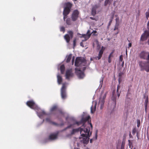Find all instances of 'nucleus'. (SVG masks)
<instances>
[{
	"mask_svg": "<svg viewBox=\"0 0 149 149\" xmlns=\"http://www.w3.org/2000/svg\"><path fill=\"white\" fill-rule=\"evenodd\" d=\"M80 131L81 137L79 139L81 142L84 144H87L89 141V137L91 135V132H90L89 127H87L85 128L81 127L77 129H73L71 132V135L74 134L75 132Z\"/></svg>",
	"mask_w": 149,
	"mask_h": 149,
	"instance_id": "f257e3e1",
	"label": "nucleus"
},
{
	"mask_svg": "<svg viewBox=\"0 0 149 149\" xmlns=\"http://www.w3.org/2000/svg\"><path fill=\"white\" fill-rule=\"evenodd\" d=\"M138 64L141 71H145L147 72H149V60L139 61Z\"/></svg>",
	"mask_w": 149,
	"mask_h": 149,
	"instance_id": "f03ea898",
	"label": "nucleus"
},
{
	"mask_svg": "<svg viewBox=\"0 0 149 149\" xmlns=\"http://www.w3.org/2000/svg\"><path fill=\"white\" fill-rule=\"evenodd\" d=\"M90 118V117L89 116H86L85 118H82L80 121L78 122L75 121V123L74 124H76L77 126H79L80 125L83 124L82 126L84 127V128H86L87 127H88V126L86 127L84 126L85 123L87 121H88V124H89L91 128H92L93 127L92 124L89 121V120Z\"/></svg>",
	"mask_w": 149,
	"mask_h": 149,
	"instance_id": "7ed1b4c3",
	"label": "nucleus"
},
{
	"mask_svg": "<svg viewBox=\"0 0 149 149\" xmlns=\"http://www.w3.org/2000/svg\"><path fill=\"white\" fill-rule=\"evenodd\" d=\"M86 61L83 58L81 57H77L76 58L75 62V65L77 67L82 66L84 65L83 64L86 63Z\"/></svg>",
	"mask_w": 149,
	"mask_h": 149,
	"instance_id": "20e7f679",
	"label": "nucleus"
},
{
	"mask_svg": "<svg viewBox=\"0 0 149 149\" xmlns=\"http://www.w3.org/2000/svg\"><path fill=\"white\" fill-rule=\"evenodd\" d=\"M65 7L64 8L63 14L68 15L70 11L72 5L71 3L68 2L65 3Z\"/></svg>",
	"mask_w": 149,
	"mask_h": 149,
	"instance_id": "39448f33",
	"label": "nucleus"
},
{
	"mask_svg": "<svg viewBox=\"0 0 149 149\" xmlns=\"http://www.w3.org/2000/svg\"><path fill=\"white\" fill-rule=\"evenodd\" d=\"M139 56L141 59L149 60V52L142 51L139 54Z\"/></svg>",
	"mask_w": 149,
	"mask_h": 149,
	"instance_id": "423d86ee",
	"label": "nucleus"
},
{
	"mask_svg": "<svg viewBox=\"0 0 149 149\" xmlns=\"http://www.w3.org/2000/svg\"><path fill=\"white\" fill-rule=\"evenodd\" d=\"M66 87L65 84H63L61 89V95L63 99H65L67 97L66 92Z\"/></svg>",
	"mask_w": 149,
	"mask_h": 149,
	"instance_id": "0eeeda50",
	"label": "nucleus"
},
{
	"mask_svg": "<svg viewBox=\"0 0 149 149\" xmlns=\"http://www.w3.org/2000/svg\"><path fill=\"white\" fill-rule=\"evenodd\" d=\"M79 12L78 10H75L72 14L71 18L72 21H75L77 20L78 18Z\"/></svg>",
	"mask_w": 149,
	"mask_h": 149,
	"instance_id": "6e6552de",
	"label": "nucleus"
},
{
	"mask_svg": "<svg viewBox=\"0 0 149 149\" xmlns=\"http://www.w3.org/2000/svg\"><path fill=\"white\" fill-rule=\"evenodd\" d=\"M74 74L72 72L71 69L67 70L66 71L65 76L66 79L69 80L71 78L73 77Z\"/></svg>",
	"mask_w": 149,
	"mask_h": 149,
	"instance_id": "1a4fd4ad",
	"label": "nucleus"
},
{
	"mask_svg": "<svg viewBox=\"0 0 149 149\" xmlns=\"http://www.w3.org/2000/svg\"><path fill=\"white\" fill-rule=\"evenodd\" d=\"M123 74L122 73L120 72L118 74V77H119V78L118 79V82H119V84L117 86V95L118 97V98L120 96V93H121V91H119V90L120 88V83L121 81V77L122 76V75Z\"/></svg>",
	"mask_w": 149,
	"mask_h": 149,
	"instance_id": "9d476101",
	"label": "nucleus"
},
{
	"mask_svg": "<svg viewBox=\"0 0 149 149\" xmlns=\"http://www.w3.org/2000/svg\"><path fill=\"white\" fill-rule=\"evenodd\" d=\"M149 36V31H146L141 36L140 40L142 41H145L147 40Z\"/></svg>",
	"mask_w": 149,
	"mask_h": 149,
	"instance_id": "9b49d317",
	"label": "nucleus"
},
{
	"mask_svg": "<svg viewBox=\"0 0 149 149\" xmlns=\"http://www.w3.org/2000/svg\"><path fill=\"white\" fill-rule=\"evenodd\" d=\"M91 33H90V31L89 30H88L86 34H82L81 38H84V40H82V41H86L90 37Z\"/></svg>",
	"mask_w": 149,
	"mask_h": 149,
	"instance_id": "f8f14e48",
	"label": "nucleus"
},
{
	"mask_svg": "<svg viewBox=\"0 0 149 149\" xmlns=\"http://www.w3.org/2000/svg\"><path fill=\"white\" fill-rule=\"evenodd\" d=\"M106 97V94H104V95L103 97L102 98L101 97L99 99V104L100 105V109H102V108L103 106L104 105V99Z\"/></svg>",
	"mask_w": 149,
	"mask_h": 149,
	"instance_id": "ddd939ff",
	"label": "nucleus"
},
{
	"mask_svg": "<svg viewBox=\"0 0 149 149\" xmlns=\"http://www.w3.org/2000/svg\"><path fill=\"white\" fill-rule=\"evenodd\" d=\"M26 104L31 109H33L35 105V103L33 100L28 101Z\"/></svg>",
	"mask_w": 149,
	"mask_h": 149,
	"instance_id": "4468645a",
	"label": "nucleus"
},
{
	"mask_svg": "<svg viewBox=\"0 0 149 149\" xmlns=\"http://www.w3.org/2000/svg\"><path fill=\"white\" fill-rule=\"evenodd\" d=\"M104 49L105 48L103 46H102L101 49L100 50L99 52L98 56L97 57L98 60L100 59L101 58Z\"/></svg>",
	"mask_w": 149,
	"mask_h": 149,
	"instance_id": "2eb2a0df",
	"label": "nucleus"
},
{
	"mask_svg": "<svg viewBox=\"0 0 149 149\" xmlns=\"http://www.w3.org/2000/svg\"><path fill=\"white\" fill-rule=\"evenodd\" d=\"M115 11H113L111 13V16L110 17V21L109 22V23L108 24V28H109V26L111 25V23L112 22L114 16L115 14Z\"/></svg>",
	"mask_w": 149,
	"mask_h": 149,
	"instance_id": "dca6fc26",
	"label": "nucleus"
},
{
	"mask_svg": "<svg viewBox=\"0 0 149 149\" xmlns=\"http://www.w3.org/2000/svg\"><path fill=\"white\" fill-rule=\"evenodd\" d=\"M112 97L111 98V99L112 101L114 102V104L115 105H116V96L115 94V91H113Z\"/></svg>",
	"mask_w": 149,
	"mask_h": 149,
	"instance_id": "f3484780",
	"label": "nucleus"
},
{
	"mask_svg": "<svg viewBox=\"0 0 149 149\" xmlns=\"http://www.w3.org/2000/svg\"><path fill=\"white\" fill-rule=\"evenodd\" d=\"M58 134H50L49 137V139L50 140H54L57 138Z\"/></svg>",
	"mask_w": 149,
	"mask_h": 149,
	"instance_id": "a211bd4d",
	"label": "nucleus"
},
{
	"mask_svg": "<svg viewBox=\"0 0 149 149\" xmlns=\"http://www.w3.org/2000/svg\"><path fill=\"white\" fill-rule=\"evenodd\" d=\"M79 72H78L77 75L80 78H83L84 76V72H83L81 71L80 70H79Z\"/></svg>",
	"mask_w": 149,
	"mask_h": 149,
	"instance_id": "6ab92c4d",
	"label": "nucleus"
},
{
	"mask_svg": "<svg viewBox=\"0 0 149 149\" xmlns=\"http://www.w3.org/2000/svg\"><path fill=\"white\" fill-rule=\"evenodd\" d=\"M64 38L67 42L68 43L70 40L71 37L69 36L68 34H66L65 35Z\"/></svg>",
	"mask_w": 149,
	"mask_h": 149,
	"instance_id": "aec40b11",
	"label": "nucleus"
},
{
	"mask_svg": "<svg viewBox=\"0 0 149 149\" xmlns=\"http://www.w3.org/2000/svg\"><path fill=\"white\" fill-rule=\"evenodd\" d=\"M57 81L58 84H61L62 81V77L60 75H58L57 76Z\"/></svg>",
	"mask_w": 149,
	"mask_h": 149,
	"instance_id": "412c9836",
	"label": "nucleus"
},
{
	"mask_svg": "<svg viewBox=\"0 0 149 149\" xmlns=\"http://www.w3.org/2000/svg\"><path fill=\"white\" fill-rule=\"evenodd\" d=\"M97 130H96L95 132V137H94L93 139H91L90 140V142L92 143L93 142V140H96L97 139Z\"/></svg>",
	"mask_w": 149,
	"mask_h": 149,
	"instance_id": "4be33fe9",
	"label": "nucleus"
},
{
	"mask_svg": "<svg viewBox=\"0 0 149 149\" xmlns=\"http://www.w3.org/2000/svg\"><path fill=\"white\" fill-rule=\"evenodd\" d=\"M72 57V54H70L67 57V59L66 62L67 63H69Z\"/></svg>",
	"mask_w": 149,
	"mask_h": 149,
	"instance_id": "5701e85b",
	"label": "nucleus"
},
{
	"mask_svg": "<svg viewBox=\"0 0 149 149\" xmlns=\"http://www.w3.org/2000/svg\"><path fill=\"white\" fill-rule=\"evenodd\" d=\"M60 69L61 73L63 74L65 70V67L64 65H62L61 66Z\"/></svg>",
	"mask_w": 149,
	"mask_h": 149,
	"instance_id": "b1692460",
	"label": "nucleus"
},
{
	"mask_svg": "<svg viewBox=\"0 0 149 149\" xmlns=\"http://www.w3.org/2000/svg\"><path fill=\"white\" fill-rule=\"evenodd\" d=\"M96 14V8L94 7H93L91 10L92 15L94 16Z\"/></svg>",
	"mask_w": 149,
	"mask_h": 149,
	"instance_id": "393cba45",
	"label": "nucleus"
},
{
	"mask_svg": "<svg viewBox=\"0 0 149 149\" xmlns=\"http://www.w3.org/2000/svg\"><path fill=\"white\" fill-rule=\"evenodd\" d=\"M46 115V113L44 111H42L41 112H40L38 113V116L40 117V118H41L42 116H43Z\"/></svg>",
	"mask_w": 149,
	"mask_h": 149,
	"instance_id": "a878e982",
	"label": "nucleus"
},
{
	"mask_svg": "<svg viewBox=\"0 0 149 149\" xmlns=\"http://www.w3.org/2000/svg\"><path fill=\"white\" fill-rule=\"evenodd\" d=\"M66 23L68 25H71V21L70 18H68L66 19Z\"/></svg>",
	"mask_w": 149,
	"mask_h": 149,
	"instance_id": "bb28decb",
	"label": "nucleus"
},
{
	"mask_svg": "<svg viewBox=\"0 0 149 149\" xmlns=\"http://www.w3.org/2000/svg\"><path fill=\"white\" fill-rule=\"evenodd\" d=\"M57 106L56 105H54L51 109H50V111H54L57 109Z\"/></svg>",
	"mask_w": 149,
	"mask_h": 149,
	"instance_id": "cd10ccee",
	"label": "nucleus"
},
{
	"mask_svg": "<svg viewBox=\"0 0 149 149\" xmlns=\"http://www.w3.org/2000/svg\"><path fill=\"white\" fill-rule=\"evenodd\" d=\"M75 123V121L73 124H71L67 127L65 128L63 130L64 131L66 129L68 128H69L72 127L74 125H75L74 124Z\"/></svg>",
	"mask_w": 149,
	"mask_h": 149,
	"instance_id": "c85d7f7f",
	"label": "nucleus"
},
{
	"mask_svg": "<svg viewBox=\"0 0 149 149\" xmlns=\"http://www.w3.org/2000/svg\"><path fill=\"white\" fill-rule=\"evenodd\" d=\"M68 33L69 34V35L70 37L71 38H72L73 36V32L71 31H68Z\"/></svg>",
	"mask_w": 149,
	"mask_h": 149,
	"instance_id": "c756f323",
	"label": "nucleus"
},
{
	"mask_svg": "<svg viewBox=\"0 0 149 149\" xmlns=\"http://www.w3.org/2000/svg\"><path fill=\"white\" fill-rule=\"evenodd\" d=\"M108 4H110V0H105L104 2V5L106 6Z\"/></svg>",
	"mask_w": 149,
	"mask_h": 149,
	"instance_id": "7c9ffc66",
	"label": "nucleus"
},
{
	"mask_svg": "<svg viewBox=\"0 0 149 149\" xmlns=\"http://www.w3.org/2000/svg\"><path fill=\"white\" fill-rule=\"evenodd\" d=\"M119 25V24H116L115 25V26L114 28V30L115 31L116 29H118V26Z\"/></svg>",
	"mask_w": 149,
	"mask_h": 149,
	"instance_id": "2f4dec72",
	"label": "nucleus"
},
{
	"mask_svg": "<svg viewBox=\"0 0 149 149\" xmlns=\"http://www.w3.org/2000/svg\"><path fill=\"white\" fill-rule=\"evenodd\" d=\"M148 102V99H146L145 101L144 105L145 107L147 106V105Z\"/></svg>",
	"mask_w": 149,
	"mask_h": 149,
	"instance_id": "473e14b6",
	"label": "nucleus"
},
{
	"mask_svg": "<svg viewBox=\"0 0 149 149\" xmlns=\"http://www.w3.org/2000/svg\"><path fill=\"white\" fill-rule=\"evenodd\" d=\"M146 18L147 19H148L149 16V8L148 9V11L146 13Z\"/></svg>",
	"mask_w": 149,
	"mask_h": 149,
	"instance_id": "72a5a7b5",
	"label": "nucleus"
},
{
	"mask_svg": "<svg viewBox=\"0 0 149 149\" xmlns=\"http://www.w3.org/2000/svg\"><path fill=\"white\" fill-rule=\"evenodd\" d=\"M76 45V39H75L73 41V48H74Z\"/></svg>",
	"mask_w": 149,
	"mask_h": 149,
	"instance_id": "f704fd0d",
	"label": "nucleus"
},
{
	"mask_svg": "<svg viewBox=\"0 0 149 149\" xmlns=\"http://www.w3.org/2000/svg\"><path fill=\"white\" fill-rule=\"evenodd\" d=\"M137 127H139L140 126V121L139 120H137Z\"/></svg>",
	"mask_w": 149,
	"mask_h": 149,
	"instance_id": "c9c22d12",
	"label": "nucleus"
},
{
	"mask_svg": "<svg viewBox=\"0 0 149 149\" xmlns=\"http://www.w3.org/2000/svg\"><path fill=\"white\" fill-rule=\"evenodd\" d=\"M60 30L61 31H63L64 33L65 31V28L64 27L62 26L61 27Z\"/></svg>",
	"mask_w": 149,
	"mask_h": 149,
	"instance_id": "e433bc0d",
	"label": "nucleus"
},
{
	"mask_svg": "<svg viewBox=\"0 0 149 149\" xmlns=\"http://www.w3.org/2000/svg\"><path fill=\"white\" fill-rule=\"evenodd\" d=\"M136 131V128H134L133 129L132 133L133 135H134L135 134Z\"/></svg>",
	"mask_w": 149,
	"mask_h": 149,
	"instance_id": "4c0bfd02",
	"label": "nucleus"
},
{
	"mask_svg": "<svg viewBox=\"0 0 149 149\" xmlns=\"http://www.w3.org/2000/svg\"><path fill=\"white\" fill-rule=\"evenodd\" d=\"M46 121L49 122L50 123H51L52 121L50 120V119L49 118H47L46 119Z\"/></svg>",
	"mask_w": 149,
	"mask_h": 149,
	"instance_id": "58836bf2",
	"label": "nucleus"
},
{
	"mask_svg": "<svg viewBox=\"0 0 149 149\" xmlns=\"http://www.w3.org/2000/svg\"><path fill=\"white\" fill-rule=\"evenodd\" d=\"M148 99V95H147L146 94H144L143 95V98L145 99V100L146 99Z\"/></svg>",
	"mask_w": 149,
	"mask_h": 149,
	"instance_id": "ea45409f",
	"label": "nucleus"
},
{
	"mask_svg": "<svg viewBox=\"0 0 149 149\" xmlns=\"http://www.w3.org/2000/svg\"><path fill=\"white\" fill-rule=\"evenodd\" d=\"M116 24H119V17H117L116 19Z\"/></svg>",
	"mask_w": 149,
	"mask_h": 149,
	"instance_id": "a19ab883",
	"label": "nucleus"
},
{
	"mask_svg": "<svg viewBox=\"0 0 149 149\" xmlns=\"http://www.w3.org/2000/svg\"><path fill=\"white\" fill-rule=\"evenodd\" d=\"M123 60V58L122 55H121L119 57V61L120 62L122 61Z\"/></svg>",
	"mask_w": 149,
	"mask_h": 149,
	"instance_id": "79ce46f5",
	"label": "nucleus"
},
{
	"mask_svg": "<svg viewBox=\"0 0 149 149\" xmlns=\"http://www.w3.org/2000/svg\"><path fill=\"white\" fill-rule=\"evenodd\" d=\"M63 19L64 21H65V19L67 18V16L68 15H65L63 14Z\"/></svg>",
	"mask_w": 149,
	"mask_h": 149,
	"instance_id": "37998d69",
	"label": "nucleus"
},
{
	"mask_svg": "<svg viewBox=\"0 0 149 149\" xmlns=\"http://www.w3.org/2000/svg\"><path fill=\"white\" fill-rule=\"evenodd\" d=\"M95 107L93 111V107H91V113H93L94 112V111H95Z\"/></svg>",
	"mask_w": 149,
	"mask_h": 149,
	"instance_id": "c03bdc74",
	"label": "nucleus"
},
{
	"mask_svg": "<svg viewBox=\"0 0 149 149\" xmlns=\"http://www.w3.org/2000/svg\"><path fill=\"white\" fill-rule=\"evenodd\" d=\"M113 52H112L109 54V58H111V57H113Z\"/></svg>",
	"mask_w": 149,
	"mask_h": 149,
	"instance_id": "a18cd8bd",
	"label": "nucleus"
},
{
	"mask_svg": "<svg viewBox=\"0 0 149 149\" xmlns=\"http://www.w3.org/2000/svg\"><path fill=\"white\" fill-rule=\"evenodd\" d=\"M124 147H125V143H123V142H122L121 144V148H125Z\"/></svg>",
	"mask_w": 149,
	"mask_h": 149,
	"instance_id": "49530a36",
	"label": "nucleus"
},
{
	"mask_svg": "<svg viewBox=\"0 0 149 149\" xmlns=\"http://www.w3.org/2000/svg\"><path fill=\"white\" fill-rule=\"evenodd\" d=\"M130 103L129 102V103H128V106H126V105L125 106V107H126L127 108H130Z\"/></svg>",
	"mask_w": 149,
	"mask_h": 149,
	"instance_id": "de8ad7c7",
	"label": "nucleus"
},
{
	"mask_svg": "<svg viewBox=\"0 0 149 149\" xmlns=\"http://www.w3.org/2000/svg\"><path fill=\"white\" fill-rule=\"evenodd\" d=\"M51 123L53 125H58L57 123H55V122H52V121L51 122Z\"/></svg>",
	"mask_w": 149,
	"mask_h": 149,
	"instance_id": "09e8293b",
	"label": "nucleus"
},
{
	"mask_svg": "<svg viewBox=\"0 0 149 149\" xmlns=\"http://www.w3.org/2000/svg\"><path fill=\"white\" fill-rule=\"evenodd\" d=\"M83 41H82L80 43V45L81 46H82V47H84V46L83 44Z\"/></svg>",
	"mask_w": 149,
	"mask_h": 149,
	"instance_id": "8fccbe9b",
	"label": "nucleus"
},
{
	"mask_svg": "<svg viewBox=\"0 0 149 149\" xmlns=\"http://www.w3.org/2000/svg\"><path fill=\"white\" fill-rule=\"evenodd\" d=\"M74 57L73 56L72 57V64H73V63H74Z\"/></svg>",
	"mask_w": 149,
	"mask_h": 149,
	"instance_id": "3c124183",
	"label": "nucleus"
},
{
	"mask_svg": "<svg viewBox=\"0 0 149 149\" xmlns=\"http://www.w3.org/2000/svg\"><path fill=\"white\" fill-rule=\"evenodd\" d=\"M108 61L109 63H110L111 61V58H109V57H108Z\"/></svg>",
	"mask_w": 149,
	"mask_h": 149,
	"instance_id": "603ef678",
	"label": "nucleus"
},
{
	"mask_svg": "<svg viewBox=\"0 0 149 149\" xmlns=\"http://www.w3.org/2000/svg\"><path fill=\"white\" fill-rule=\"evenodd\" d=\"M147 106L145 107V110L146 113L147 112Z\"/></svg>",
	"mask_w": 149,
	"mask_h": 149,
	"instance_id": "864d4df0",
	"label": "nucleus"
},
{
	"mask_svg": "<svg viewBox=\"0 0 149 149\" xmlns=\"http://www.w3.org/2000/svg\"><path fill=\"white\" fill-rule=\"evenodd\" d=\"M147 28L148 29H149V20L147 24Z\"/></svg>",
	"mask_w": 149,
	"mask_h": 149,
	"instance_id": "5fc2aeb1",
	"label": "nucleus"
},
{
	"mask_svg": "<svg viewBox=\"0 0 149 149\" xmlns=\"http://www.w3.org/2000/svg\"><path fill=\"white\" fill-rule=\"evenodd\" d=\"M128 46L129 47H131L132 46L131 43H130L128 44Z\"/></svg>",
	"mask_w": 149,
	"mask_h": 149,
	"instance_id": "6e6d98bb",
	"label": "nucleus"
},
{
	"mask_svg": "<svg viewBox=\"0 0 149 149\" xmlns=\"http://www.w3.org/2000/svg\"><path fill=\"white\" fill-rule=\"evenodd\" d=\"M116 1H114L113 3V5L114 6H115L116 5Z\"/></svg>",
	"mask_w": 149,
	"mask_h": 149,
	"instance_id": "4d7b16f0",
	"label": "nucleus"
},
{
	"mask_svg": "<svg viewBox=\"0 0 149 149\" xmlns=\"http://www.w3.org/2000/svg\"><path fill=\"white\" fill-rule=\"evenodd\" d=\"M59 112L60 113H61V114H63V112L61 110H59Z\"/></svg>",
	"mask_w": 149,
	"mask_h": 149,
	"instance_id": "13d9d810",
	"label": "nucleus"
},
{
	"mask_svg": "<svg viewBox=\"0 0 149 149\" xmlns=\"http://www.w3.org/2000/svg\"><path fill=\"white\" fill-rule=\"evenodd\" d=\"M90 18L91 19H92V20H95V19L94 18H93V17H90Z\"/></svg>",
	"mask_w": 149,
	"mask_h": 149,
	"instance_id": "bf43d9fd",
	"label": "nucleus"
},
{
	"mask_svg": "<svg viewBox=\"0 0 149 149\" xmlns=\"http://www.w3.org/2000/svg\"><path fill=\"white\" fill-rule=\"evenodd\" d=\"M124 64V62L123 61V62L122 63V65L123 66H123Z\"/></svg>",
	"mask_w": 149,
	"mask_h": 149,
	"instance_id": "052dcab7",
	"label": "nucleus"
},
{
	"mask_svg": "<svg viewBox=\"0 0 149 149\" xmlns=\"http://www.w3.org/2000/svg\"><path fill=\"white\" fill-rule=\"evenodd\" d=\"M93 31L95 33H96L97 32V31Z\"/></svg>",
	"mask_w": 149,
	"mask_h": 149,
	"instance_id": "680f3d73",
	"label": "nucleus"
},
{
	"mask_svg": "<svg viewBox=\"0 0 149 149\" xmlns=\"http://www.w3.org/2000/svg\"><path fill=\"white\" fill-rule=\"evenodd\" d=\"M115 16L116 17H118V15H115Z\"/></svg>",
	"mask_w": 149,
	"mask_h": 149,
	"instance_id": "e2e57ef3",
	"label": "nucleus"
},
{
	"mask_svg": "<svg viewBox=\"0 0 149 149\" xmlns=\"http://www.w3.org/2000/svg\"><path fill=\"white\" fill-rule=\"evenodd\" d=\"M120 149H125V148H120Z\"/></svg>",
	"mask_w": 149,
	"mask_h": 149,
	"instance_id": "0e129e2a",
	"label": "nucleus"
},
{
	"mask_svg": "<svg viewBox=\"0 0 149 149\" xmlns=\"http://www.w3.org/2000/svg\"><path fill=\"white\" fill-rule=\"evenodd\" d=\"M77 0H73L74 1H77Z\"/></svg>",
	"mask_w": 149,
	"mask_h": 149,
	"instance_id": "69168bd1",
	"label": "nucleus"
},
{
	"mask_svg": "<svg viewBox=\"0 0 149 149\" xmlns=\"http://www.w3.org/2000/svg\"><path fill=\"white\" fill-rule=\"evenodd\" d=\"M87 149H89V148H87Z\"/></svg>",
	"mask_w": 149,
	"mask_h": 149,
	"instance_id": "338daca9",
	"label": "nucleus"
},
{
	"mask_svg": "<svg viewBox=\"0 0 149 149\" xmlns=\"http://www.w3.org/2000/svg\"><path fill=\"white\" fill-rule=\"evenodd\" d=\"M134 149H135V148H134Z\"/></svg>",
	"mask_w": 149,
	"mask_h": 149,
	"instance_id": "774afa93",
	"label": "nucleus"
}]
</instances>
